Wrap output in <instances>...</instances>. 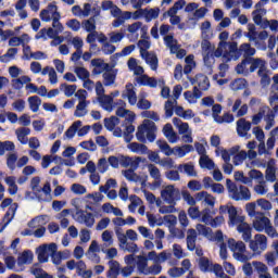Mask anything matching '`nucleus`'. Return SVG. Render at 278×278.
<instances>
[{"instance_id":"obj_1","label":"nucleus","mask_w":278,"mask_h":278,"mask_svg":"<svg viewBox=\"0 0 278 278\" xmlns=\"http://www.w3.org/2000/svg\"><path fill=\"white\" fill-rule=\"evenodd\" d=\"M228 38V31L220 33V42L218 43L217 49L214 51L215 58H223L224 62H231V60H238V55H236V42H227Z\"/></svg>"},{"instance_id":"obj_2","label":"nucleus","mask_w":278,"mask_h":278,"mask_svg":"<svg viewBox=\"0 0 278 278\" xmlns=\"http://www.w3.org/2000/svg\"><path fill=\"white\" fill-rule=\"evenodd\" d=\"M30 190H33L36 199L40 203H49L53 201V195L51 194V182L46 181L42 187H40V177L35 176L30 179Z\"/></svg>"},{"instance_id":"obj_3","label":"nucleus","mask_w":278,"mask_h":278,"mask_svg":"<svg viewBox=\"0 0 278 278\" xmlns=\"http://www.w3.org/2000/svg\"><path fill=\"white\" fill-rule=\"evenodd\" d=\"M157 131V126L151 119H144L143 123L138 127L136 132V138L139 142H155V132Z\"/></svg>"},{"instance_id":"obj_4","label":"nucleus","mask_w":278,"mask_h":278,"mask_svg":"<svg viewBox=\"0 0 278 278\" xmlns=\"http://www.w3.org/2000/svg\"><path fill=\"white\" fill-rule=\"evenodd\" d=\"M228 249L232 253L233 260L237 262H241L242 264H245V262H249L251 260V255L247 253V244L242 241H236V239L230 238L227 240Z\"/></svg>"},{"instance_id":"obj_5","label":"nucleus","mask_w":278,"mask_h":278,"mask_svg":"<svg viewBox=\"0 0 278 278\" xmlns=\"http://www.w3.org/2000/svg\"><path fill=\"white\" fill-rule=\"evenodd\" d=\"M226 188L228 190L229 198L232 199V201H251V190L247 187L242 185L237 187L233 181L227 179Z\"/></svg>"},{"instance_id":"obj_6","label":"nucleus","mask_w":278,"mask_h":278,"mask_svg":"<svg viewBox=\"0 0 278 278\" xmlns=\"http://www.w3.org/2000/svg\"><path fill=\"white\" fill-rule=\"evenodd\" d=\"M219 214H228L229 227H238L247 220V216L241 215L240 211L229 203L219 206Z\"/></svg>"},{"instance_id":"obj_7","label":"nucleus","mask_w":278,"mask_h":278,"mask_svg":"<svg viewBox=\"0 0 278 278\" xmlns=\"http://www.w3.org/2000/svg\"><path fill=\"white\" fill-rule=\"evenodd\" d=\"M161 198L164 203L177 205V201H181V192L175 185H166L161 190Z\"/></svg>"},{"instance_id":"obj_8","label":"nucleus","mask_w":278,"mask_h":278,"mask_svg":"<svg viewBox=\"0 0 278 278\" xmlns=\"http://www.w3.org/2000/svg\"><path fill=\"white\" fill-rule=\"evenodd\" d=\"M115 236L122 251L125 253H138V244L134 243V241L129 242V240H127V236H125L123 228H115Z\"/></svg>"},{"instance_id":"obj_9","label":"nucleus","mask_w":278,"mask_h":278,"mask_svg":"<svg viewBox=\"0 0 278 278\" xmlns=\"http://www.w3.org/2000/svg\"><path fill=\"white\" fill-rule=\"evenodd\" d=\"M249 247L253 253L261 255L268 249V238L263 233H256L253 239H250Z\"/></svg>"},{"instance_id":"obj_10","label":"nucleus","mask_w":278,"mask_h":278,"mask_svg":"<svg viewBox=\"0 0 278 278\" xmlns=\"http://www.w3.org/2000/svg\"><path fill=\"white\" fill-rule=\"evenodd\" d=\"M72 205H74L76 210L75 214V222L79 223L80 225H86V227H93L94 226V215L92 213H88L77 205V200H73Z\"/></svg>"},{"instance_id":"obj_11","label":"nucleus","mask_w":278,"mask_h":278,"mask_svg":"<svg viewBox=\"0 0 278 278\" xmlns=\"http://www.w3.org/2000/svg\"><path fill=\"white\" fill-rule=\"evenodd\" d=\"M173 124L178 129V134L181 136L182 142L186 144H192V129L190 128V125L188 123L181 122V119L174 117Z\"/></svg>"},{"instance_id":"obj_12","label":"nucleus","mask_w":278,"mask_h":278,"mask_svg":"<svg viewBox=\"0 0 278 278\" xmlns=\"http://www.w3.org/2000/svg\"><path fill=\"white\" fill-rule=\"evenodd\" d=\"M226 103L228 108H231L232 114H236L238 118L249 114V105L242 104V99H236L233 101L232 99L228 98Z\"/></svg>"},{"instance_id":"obj_13","label":"nucleus","mask_w":278,"mask_h":278,"mask_svg":"<svg viewBox=\"0 0 278 278\" xmlns=\"http://www.w3.org/2000/svg\"><path fill=\"white\" fill-rule=\"evenodd\" d=\"M40 18L43 23H51V21L58 18L60 16V12H58V5L55 2L48 4V7L40 12Z\"/></svg>"},{"instance_id":"obj_14","label":"nucleus","mask_w":278,"mask_h":278,"mask_svg":"<svg viewBox=\"0 0 278 278\" xmlns=\"http://www.w3.org/2000/svg\"><path fill=\"white\" fill-rule=\"evenodd\" d=\"M265 168V181L269 184H275V181H277L278 179L277 161H275V159H269Z\"/></svg>"},{"instance_id":"obj_15","label":"nucleus","mask_w":278,"mask_h":278,"mask_svg":"<svg viewBox=\"0 0 278 278\" xmlns=\"http://www.w3.org/2000/svg\"><path fill=\"white\" fill-rule=\"evenodd\" d=\"M144 162V160L140 156H127L119 154V165L123 166V168H132V170H137L138 166H140V163Z\"/></svg>"},{"instance_id":"obj_16","label":"nucleus","mask_w":278,"mask_h":278,"mask_svg":"<svg viewBox=\"0 0 278 278\" xmlns=\"http://www.w3.org/2000/svg\"><path fill=\"white\" fill-rule=\"evenodd\" d=\"M137 84L140 86H149L150 88H163L165 86L164 79L159 80L154 77H149L147 74L144 76L136 77Z\"/></svg>"},{"instance_id":"obj_17","label":"nucleus","mask_w":278,"mask_h":278,"mask_svg":"<svg viewBox=\"0 0 278 278\" xmlns=\"http://www.w3.org/2000/svg\"><path fill=\"white\" fill-rule=\"evenodd\" d=\"M269 223L270 218L266 217L263 212H257L256 216L252 219V227L255 231L262 233Z\"/></svg>"},{"instance_id":"obj_18","label":"nucleus","mask_w":278,"mask_h":278,"mask_svg":"<svg viewBox=\"0 0 278 278\" xmlns=\"http://www.w3.org/2000/svg\"><path fill=\"white\" fill-rule=\"evenodd\" d=\"M255 53L256 50L251 43H242L239 48L238 43H236V55L238 56V60L240 59V55H243V60H251Z\"/></svg>"},{"instance_id":"obj_19","label":"nucleus","mask_w":278,"mask_h":278,"mask_svg":"<svg viewBox=\"0 0 278 278\" xmlns=\"http://www.w3.org/2000/svg\"><path fill=\"white\" fill-rule=\"evenodd\" d=\"M122 98L127 99L129 105H136L138 103L136 87L132 84H127L122 92Z\"/></svg>"},{"instance_id":"obj_20","label":"nucleus","mask_w":278,"mask_h":278,"mask_svg":"<svg viewBox=\"0 0 278 278\" xmlns=\"http://www.w3.org/2000/svg\"><path fill=\"white\" fill-rule=\"evenodd\" d=\"M237 231L244 242H250L251 238H253V228L247 220L237 226Z\"/></svg>"},{"instance_id":"obj_21","label":"nucleus","mask_w":278,"mask_h":278,"mask_svg":"<svg viewBox=\"0 0 278 278\" xmlns=\"http://www.w3.org/2000/svg\"><path fill=\"white\" fill-rule=\"evenodd\" d=\"M134 264L139 273V275H147L149 269V258L144 255L134 256Z\"/></svg>"},{"instance_id":"obj_22","label":"nucleus","mask_w":278,"mask_h":278,"mask_svg":"<svg viewBox=\"0 0 278 278\" xmlns=\"http://www.w3.org/2000/svg\"><path fill=\"white\" fill-rule=\"evenodd\" d=\"M91 66L93 67L92 75H101L110 71V64L105 63L102 59L91 60Z\"/></svg>"},{"instance_id":"obj_23","label":"nucleus","mask_w":278,"mask_h":278,"mask_svg":"<svg viewBox=\"0 0 278 278\" xmlns=\"http://www.w3.org/2000/svg\"><path fill=\"white\" fill-rule=\"evenodd\" d=\"M249 131H251V123L248 122L244 118H240L237 121V134L241 138H251V135H249Z\"/></svg>"},{"instance_id":"obj_24","label":"nucleus","mask_w":278,"mask_h":278,"mask_svg":"<svg viewBox=\"0 0 278 278\" xmlns=\"http://www.w3.org/2000/svg\"><path fill=\"white\" fill-rule=\"evenodd\" d=\"M266 70H268V67H266V62L264 61V59H260V58L250 59L251 73H255L257 71V74H262L263 71H266Z\"/></svg>"},{"instance_id":"obj_25","label":"nucleus","mask_w":278,"mask_h":278,"mask_svg":"<svg viewBox=\"0 0 278 278\" xmlns=\"http://www.w3.org/2000/svg\"><path fill=\"white\" fill-rule=\"evenodd\" d=\"M255 8L256 10L252 12L253 21L256 25L263 27L264 21H266L263 18L266 16V9H262V2L256 3Z\"/></svg>"},{"instance_id":"obj_26","label":"nucleus","mask_w":278,"mask_h":278,"mask_svg":"<svg viewBox=\"0 0 278 278\" xmlns=\"http://www.w3.org/2000/svg\"><path fill=\"white\" fill-rule=\"evenodd\" d=\"M124 262L126 266L123 267L119 273L123 275V277H131V275H134V254L124 256Z\"/></svg>"},{"instance_id":"obj_27","label":"nucleus","mask_w":278,"mask_h":278,"mask_svg":"<svg viewBox=\"0 0 278 278\" xmlns=\"http://www.w3.org/2000/svg\"><path fill=\"white\" fill-rule=\"evenodd\" d=\"M163 134L170 144H177V142H179V136L175 132V129H173V125L166 124L163 127Z\"/></svg>"},{"instance_id":"obj_28","label":"nucleus","mask_w":278,"mask_h":278,"mask_svg":"<svg viewBox=\"0 0 278 278\" xmlns=\"http://www.w3.org/2000/svg\"><path fill=\"white\" fill-rule=\"evenodd\" d=\"M127 66L129 71L136 75V77H144V67H142L140 64H138V60L135 58H130L127 62Z\"/></svg>"},{"instance_id":"obj_29","label":"nucleus","mask_w":278,"mask_h":278,"mask_svg":"<svg viewBox=\"0 0 278 278\" xmlns=\"http://www.w3.org/2000/svg\"><path fill=\"white\" fill-rule=\"evenodd\" d=\"M195 199L197 201H202V203H205V205H208V207H214V205H216V198H214L207 191L198 192L195 194Z\"/></svg>"},{"instance_id":"obj_30","label":"nucleus","mask_w":278,"mask_h":278,"mask_svg":"<svg viewBox=\"0 0 278 278\" xmlns=\"http://www.w3.org/2000/svg\"><path fill=\"white\" fill-rule=\"evenodd\" d=\"M177 168L179 173H184L187 177H197L198 175L197 168H194V163L192 162L179 164Z\"/></svg>"},{"instance_id":"obj_31","label":"nucleus","mask_w":278,"mask_h":278,"mask_svg":"<svg viewBox=\"0 0 278 278\" xmlns=\"http://www.w3.org/2000/svg\"><path fill=\"white\" fill-rule=\"evenodd\" d=\"M49 223V216L39 215L28 222L27 226L29 229H38L39 227H45Z\"/></svg>"},{"instance_id":"obj_32","label":"nucleus","mask_w":278,"mask_h":278,"mask_svg":"<svg viewBox=\"0 0 278 278\" xmlns=\"http://www.w3.org/2000/svg\"><path fill=\"white\" fill-rule=\"evenodd\" d=\"M194 151V147L190 144H184L181 147H174L172 151V155H175L176 157H186L188 153H192Z\"/></svg>"},{"instance_id":"obj_33","label":"nucleus","mask_w":278,"mask_h":278,"mask_svg":"<svg viewBox=\"0 0 278 278\" xmlns=\"http://www.w3.org/2000/svg\"><path fill=\"white\" fill-rule=\"evenodd\" d=\"M98 102L100 103V106L106 112H112V110H114V98H112V96H101L98 98Z\"/></svg>"},{"instance_id":"obj_34","label":"nucleus","mask_w":278,"mask_h":278,"mask_svg":"<svg viewBox=\"0 0 278 278\" xmlns=\"http://www.w3.org/2000/svg\"><path fill=\"white\" fill-rule=\"evenodd\" d=\"M131 18V12L124 11L119 15L115 16V20L112 22V27L118 29L122 25H125V21H129Z\"/></svg>"},{"instance_id":"obj_35","label":"nucleus","mask_w":278,"mask_h":278,"mask_svg":"<svg viewBox=\"0 0 278 278\" xmlns=\"http://www.w3.org/2000/svg\"><path fill=\"white\" fill-rule=\"evenodd\" d=\"M142 60L146 64H149L152 71H157V55L153 52H146L141 54Z\"/></svg>"},{"instance_id":"obj_36","label":"nucleus","mask_w":278,"mask_h":278,"mask_svg":"<svg viewBox=\"0 0 278 278\" xmlns=\"http://www.w3.org/2000/svg\"><path fill=\"white\" fill-rule=\"evenodd\" d=\"M265 117L264 121L266 123L265 125V129L267 131H270V129H273V127H275V111L270 110V108L265 106Z\"/></svg>"},{"instance_id":"obj_37","label":"nucleus","mask_w":278,"mask_h":278,"mask_svg":"<svg viewBox=\"0 0 278 278\" xmlns=\"http://www.w3.org/2000/svg\"><path fill=\"white\" fill-rule=\"evenodd\" d=\"M109 270L106 277H118L121 275V263L118 261L111 260L108 263Z\"/></svg>"},{"instance_id":"obj_38","label":"nucleus","mask_w":278,"mask_h":278,"mask_svg":"<svg viewBox=\"0 0 278 278\" xmlns=\"http://www.w3.org/2000/svg\"><path fill=\"white\" fill-rule=\"evenodd\" d=\"M252 266H253L255 273H257L258 278L266 277V276L270 275V273L268 271V266H266V264H264L260 261L252 262Z\"/></svg>"},{"instance_id":"obj_39","label":"nucleus","mask_w":278,"mask_h":278,"mask_svg":"<svg viewBox=\"0 0 278 278\" xmlns=\"http://www.w3.org/2000/svg\"><path fill=\"white\" fill-rule=\"evenodd\" d=\"M184 97L188 103L194 104L201 98V90L194 87L192 91H185Z\"/></svg>"},{"instance_id":"obj_40","label":"nucleus","mask_w":278,"mask_h":278,"mask_svg":"<svg viewBox=\"0 0 278 278\" xmlns=\"http://www.w3.org/2000/svg\"><path fill=\"white\" fill-rule=\"evenodd\" d=\"M159 16H160V8L143 9V18L146 23H151V21H155V18H157Z\"/></svg>"},{"instance_id":"obj_41","label":"nucleus","mask_w":278,"mask_h":278,"mask_svg":"<svg viewBox=\"0 0 278 278\" xmlns=\"http://www.w3.org/2000/svg\"><path fill=\"white\" fill-rule=\"evenodd\" d=\"M187 248L189 251L197 249V230L193 228L187 230Z\"/></svg>"},{"instance_id":"obj_42","label":"nucleus","mask_w":278,"mask_h":278,"mask_svg":"<svg viewBox=\"0 0 278 278\" xmlns=\"http://www.w3.org/2000/svg\"><path fill=\"white\" fill-rule=\"evenodd\" d=\"M29 134H31V129L27 127H22L15 130V136L17 137V140L21 142V144H27L29 140L27 136H29Z\"/></svg>"},{"instance_id":"obj_43","label":"nucleus","mask_w":278,"mask_h":278,"mask_svg":"<svg viewBox=\"0 0 278 278\" xmlns=\"http://www.w3.org/2000/svg\"><path fill=\"white\" fill-rule=\"evenodd\" d=\"M88 105H90V102H78L76 110L74 111V116L76 118H84V116H87Z\"/></svg>"},{"instance_id":"obj_44","label":"nucleus","mask_w":278,"mask_h":278,"mask_svg":"<svg viewBox=\"0 0 278 278\" xmlns=\"http://www.w3.org/2000/svg\"><path fill=\"white\" fill-rule=\"evenodd\" d=\"M34 260V253L27 250L22 252L17 257V266H25V264H31Z\"/></svg>"},{"instance_id":"obj_45","label":"nucleus","mask_w":278,"mask_h":278,"mask_svg":"<svg viewBox=\"0 0 278 278\" xmlns=\"http://www.w3.org/2000/svg\"><path fill=\"white\" fill-rule=\"evenodd\" d=\"M195 231L198 232L199 236H203L204 238H207V240H214V235L212 233V228H210L203 224H198L195 226Z\"/></svg>"},{"instance_id":"obj_46","label":"nucleus","mask_w":278,"mask_h":278,"mask_svg":"<svg viewBox=\"0 0 278 278\" xmlns=\"http://www.w3.org/2000/svg\"><path fill=\"white\" fill-rule=\"evenodd\" d=\"M250 59H243L237 66L236 73L238 75H249L251 74V67H249Z\"/></svg>"},{"instance_id":"obj_47","label":"nucleus","mask_w":278,"mask_h":278,"mask_svg":"<svg viewBox=\"0 0 278 278\" xmlns=\"http://www.w3.org/2000/svg\"><path fill=\"white\" fill-rule=\"evenodd\" d=\"M195 83L198 84L199 90H210V78L206 75L198 74L195 76Z\"/></svg>"},{"instance_id":"obj_48","label":"nucleus","mask_w":278,"mask_h":278,"mask_svg":"<svg viewBox=\"0 0 278 278\" xmlns=\"http://www.w3.org/2000/svg\"><path fill=\"white\" fill-rule=\"evenodd\" d=\"M185 67H184V73L185 75H190L194 68H197V62H194V54H189L185 59Z\"/></svg>"},{"instance_id":"obj_49","label":"nucleus","mask_w":278,"mask_h":278,"mask_svg":"<svg viewBox=\"0 0 278 278\" xmlns=\"http://www.w3.org/2000/svg\"><path fill=\"white\" fill-rule=\"evenodd\" d=\"M206 14H207V9L205 8L197 9L193 12L192 17L189 18V23H191L192 25H197V23H199L201 18H205Z\"/></svg>"},{"instance_id":"obj_50","label":"nucleus","mask_w":278,"mask_h":278,"mask_svg":"<svg viewBox=\"0 0 278 278\" xmlns=\"http://www.w3.org/2000/svg\"><path fill=\"white\" fill-rule=\"evenodd\" d=\"M18 53L17 48H10L7 50L5 54L0 55V62L2 64H8V62H12L16 58V54Z\"/></svg>"},{"instance_id":"obj_51","label":"nucleus","mask_w":278,"mask_h":278,"mask_svg":"<svg viewBox=\"0 0 278 278\" xmlns=\"http://www.w3.org/2000/svg\"><path fill=\"white\" fill-rule=\"evenodd\" d=\"M127 149H129V151L132 153H138L139 155H144L148 151L147 146L138 142L128 143Z\"/></svg>"},{"instance_id":"obj_52","label":"nucleus","mask_w":278,"mask_h":278,"mask_svg":"<svg viewBox=\"0 0 278 278\" xmlns=\"http://www.w3.org/2000/svg\"><path fill=\"white\" fill-rule=\"evenodd\" d=\"M164 43L169 49L170 53L177 51V48L179 47V42L173 35H165L164 36Z\"/></svg>"},{"instance_id":"obj_53","label":"nucleus","mask_w":278,"mask_h":278,"mask_svg":"<svg viewBox=\"0 0 278 278\" xmlns=\"http://www.w3.org/2000/svg\"><path fill=\"white\" fill-rule=\"evenodd\" d=\"M268 182L266 180H261L254 186V192L260 197L268 194Z\"/></svg>"},{"instance_id":"obj_54","label":"nucleus","mask_w":278,"mask_h":278,"mask_svg":"<svg viewBox=\"0 0 278 278\" xmlns=\"http://www.w3.org/2000/svg\"><path fill=\"white\" fill-rule=\"evenodd\" d=\"M102 211L104 212V214H113L114 216L123 217V211L112 205L111 203H104L102 205Z\"/></svg>"},{"instance_id":"obj_55","label":"nucleus","mask_w":278,"mask_h":278,"mask_svg":"<svg viewBox=\"0 0 278 278\" xmlns=\"http://www.w3.org/2000/svg\"><path fill=\"white\" fill-rule=\"evenodd\" d=\"M201 36L203 40H210L212 38V23L205 21L201 24Z\"/></svg>"},{"instance_id":"obj_56","label":"nucleus","mask_w":278,"mask_h":278,"mask_svg":"<svg viewBox=\"0 0 278 278\" xmlns=\"http://www.w3.org/2000/svg\"><path fill=\"white\" fill-rule=\"evenodd\" d=\"M81 27L87 33L97 31V20L94 16H91L90 18L83 21Z\"/></svg>"},{"instance_id":"obj_57","label":"nucleus","mask_w":278,"mask_h":278,"mask_svg":"<svg viewBox=\"0 0 278 278\" xmlns=\"http://www.w3.org/2000/svg\"><path fill=\"white\" fill-rule=\"evenodd\" d=\"M156 146L159 147L161 153H164L166 157H170V155H173V148H170L166 140H157Z\"/></svg>"},{"instance_id":"obj_58","label":"nucleus","mask_w":278,"mask_h":278,"mask_svg":"<svg viewBox=\"0 0 278 278\" xmlns=\"http://www.w3.org/2000/svg\"><path fill=\"white\" fill-rule=\"evenodd\" d=\"M81 125H83L81 121L74 122L72 124V127H70L65 131V134H64L65 138H68L70 140L75 138V135L77 134L78 129L81 128Z\"/></svg>"},{"instance_id":"obj_59","label":"nucleus","mask_w":278,"mask_h":278,"mask_svg":"<svg viewBox=\"0 0 278 278\" xmlns=\"http://www.w3.org/2000/svg\"><path fill=\"white\" fill-rule=\"evenodd\" d=\"M85 199L89 205H97V203H101V201H103L104 197L101 192H93L87 194Z\"/></svg>"},{"instance_id":"obj_60","label":"nucleus","mask_w":278,"mask_h":278,"mask_svg":"<svg viewBox=\"0 0 278 278\" xmlns=\"http://www.w3.org/2000/svg\"><path fill=\"white\" fill-rule=\"evenodd\" d=\"M28 104L31 112L36 113L40 110V105H42V100L38 96H31L28 98Z\"/></svg>"},{"instance_id":"obj_61","label":"nucleus","mask_w":278,"mask_h":278,"mask_svg":"<svg viewBox=\"0 0 278 278\" xmlns=\"http://www.w3.org/2000/svg\"><path fill=\"white\" fill-rule=\"evenodd\" d=\"M199 164L201 168H207L208 170H214V168H216L214 161H212V159H210L207 154L202 155V157H200Z\"/></svg>"},{"instance_id":"obj_62","label":"nucleus","mask_w":278,"mask_h":278,"mask_svg":"<svg viewBox=\"0 0 278 278\" xmlns=\"http://www.w3.org/2000/svg\"><path fill=\"white\" fill-rule=\"evenodd\" d=\"M142 29V22H135L127 26V31L130 36H134L135 40H138V31Z\"/></svg>"},{"instance_id":"obj_63","label":"nucleus","mask_w":278,"mask_h":278,"mask_svg":"<svg viewBox=\"0 0 278 278\" xmlns=\"http://www.w3.org/2000/svg\"><path fill=\"white\" fill-rule=\"evenodd\" d=\"M104 86H114L116 84V74L114 72L108 71L102 74Z\"/></svg>"},{"instance_id":"obj_64","label":"nucleus","mask_w":278,"mask_h":278,"mask_svg":"<svg viewBox=\"0 0 278 278\" xmlns=\"http://www.w3.org/2000/svg\"><path fill=\"white\" fill-rule=\"evenodd\" d=\"M268 102L273 106L274 112H278V92L277 90H270Z\"/></svg>"}]
</instances>
